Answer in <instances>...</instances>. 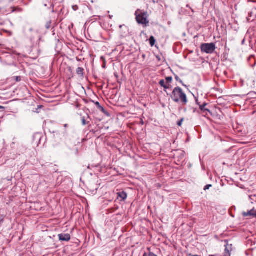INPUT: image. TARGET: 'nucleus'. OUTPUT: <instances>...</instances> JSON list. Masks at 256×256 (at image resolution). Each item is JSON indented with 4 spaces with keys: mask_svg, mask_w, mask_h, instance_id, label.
Here are the masks:
<instances>
[{
    "mask_svg": "<svg viewBox=\"0 0 256 256\" xmlns=\"http://www.w3.org/2000/svg\"><path fill=\"white\" fill-rule=\"evenodd\" d=\"M171 98L174 101L176 102L180 100L185 104L187 102L186 94L180 87H176L174 89Z\"/></svg>",
    "mask_w": 256,
    "mask_h": 256,
    "instance_id": "obj_1",
    "label": "nucleus"
},
{
    "mask_svg": "<svg viewBox=\"0 0 256 256\" xmlns=\"http://www.w3.org/2000/svg\"><path fill=\"white\" fill-rule=\"evenodd\" d=\"M136 20L138 24H142L147 26L148 25L149 20H148V14L147 12L138 9L134 14Z\"/></svg>",
    "mask_w": 256,
    "mask_h": 256,
    "instance_id": "obj_2",
    "label": "nucleus"
},
{
    "mask_svg": "<svg viewBox=\"0 0 256 256\" xmlns=\"http://www.w3.org/2000/svg\"><path fill=\"white\" fill-rule=\"evenodd\" d=\"M200 49L203 52L212 54L216 50V46L214 43H204L200 45Z\"/></svg>",
    "mask_w": 256,
    "mask_h": 256,
    "instance_id": "obj_3",
    "label": "nucleus"
},
{
    "mask_svg": "<svg viewBox=\"0 0 256 256\" xmlns=\"http://www.w3.org/2000/svg\"><path fill=\"white\" fill-rule=\"evenodd\" d=\"M193 96L194 98L196 100V104L199 106V108L202 112L206 113V114H207V112H210V111L209 110L205 108V106L207 105L206 103L204 102L201 104L200 103L198 102V100L196 97L194 96V94Z\"/></svg>",
    "mask_w": 256,
    "mask_h": 256,
    "instance_id": "obj_4",
    "label": "nucleus"
},
{
    "mask_svg": "<svg viewBox=\"0 0 256 256\" xmlns=\"http://www.w3.org/2000/svg\"><path fill=\"white\" fill-rule=\"evenodd\" d=\"M225 250L224 256H230V252L234 250L232 244H226L225 246Z\"/></svg>",
    "mask_w": 256,
    "mask_h": 256,
    "instance_id": "obj_5",
    "label": "nucleus"
},
{
    "mask_svg": "<svg viewBox=\"0 0 256 256\" xmlns=\"http://www.w3.org/2000/svg\"><path fill=\"white\" fill-rule=\"evenodd\" d=\"M242 215L244 216H252V217L256 218V210L254 208H252L247 212H243Z\"/></svg>",
    "mask_w": 256,
    "mask_h": 256,
    "instance_id": "obj_6",
    "label": "nucleus"
},
{
    "mask_svg": "<svg viewBox=\"0 0 256 256\" xmlns=\"http://www.w3.org/2000/svg\"><path fill=\"white\" fill-rule=\"evenodd\" d=\"M119 198L121 199V201L124 200L127 198V194L124 191L118 192V198Z\"/></svg>",
    "mask_w": 256,
    "mask_h": 256,
    "instance_id": "obj_7",
    "label": "nucleus"
},
{
    "mask_svg": "<svg viewBox=\"0 0 256 256\" xmlns=\"http://www.w3.org/2000/svg\"><path fill=\"white\" fill-rule=\"evenodd\" d=\"M59 240H70V236L69 234H60L58 235Z\"/></svg>",
    "mask_w": 256,
    "mask_h": 256,
    "instance_id": "obj_8",
    "label": "nucleus"
},
{
    "mask_svg": "<svg viewBox=\"0 0 256 256\" xmlns=\"http://www.w3.org/2000/svg\"><path fill=\"white\" fill-rule=\"evenodd\" d=\"M159 84L162 87H163L164 90L169 88V86L167 84L165 83L164 80H161L159 82Z\"/></svg>",
    "mask_w": 256,
    "mask_h": 256,
    "instance_id": "obj_9",
    "label": "nucleus"
},
{
    "mask_svg": "<svg viewBox=\"0 0 256 256\" xmlns=\"http://www.w3.org/2000/svg\"><path fill=\"white\" fill-rule=\"evenodd\" d=\"M5 108L0 106V118H3L5 113Z\"/></svg>",
    "mask_w": 256,
    "mask_h": 256,
    "instance_id": "obj_10",
    "label": "nucleus"
},
{
    "mask_svg": "<svg viewBox=\"0 0 256 256\" xmlns=\"http://www.w3.org/2000/svg\"><path fill=\"white\" fill-rule=\"evenodd\" d=\"M84 70V69L83 68L79 67L76 69V74L78 75L83 76Z\"/></svg>",
    "mask_w": 256,
    "mask_h": 256,
    "instance_id": "obj_11",
    "label": "nucleus"
},
{
    "mask_svg": "<svg viewBox=\"0 0 256 256\" xmlns=\"http://www.w3.org/2000/svg\"><path fill=\"white\" fill-rule=\"evenodd\" d=\"M149 41H150V44L151 46H154L155 42H156V40L154 39V38L153 36H151L150 37V38L149 39Z\"/></svg>",
    "mask_w": 256,
    "mask_h": 256,
    "instance_id": "obj_12",
    "label": "nucleus"
},
{
    "mask_svg": "<svg viewBox=\"0 0 256 256\" xmlns=\"http://www.w3.org/2000/svg\"><path fill=\"white\" fill-rule=\"evenodd\" d=\"M166 84L170 86V84L172 82V78L171 76H168L166 78Z\"/></svg>",
    "mask_w": 256,
    "mask_h": 256,
    "instance_id": "obj_13",
    "label": "nucleus"
},
{
    "mask_svg": "<svg viewBox=\"0 0 256 256\" xmlns=\"http://www.w3.org/2000/svg\"><path fill=\"white\" fill-rule=\"evenodd\" d=\"M143 256H158L155 254L153 252H144Z\"/></svg>",
    "mask_w": 256,
    "mask_h": 256,
    "instance_id": "obj_14",
    "label": "nucleus"
},
{
    "mask_svg": "<svg viewBox=\"0 0 256 256\" xmlns=\"http://www.w3.org/2000/svg\"><path fill=\"white\" fill-rule=\"evenodd\" d=\"M51 24H52V22L50 20L48 22L46 23V29H50V27H51Z\"/></svg>",
    "mask_w": 256,
    "mask_h": 256,
    "instance_id": "obj_15",
    "label": "nucleus"
},
{
    "mask_svg": "<svg viewBox=\"0 0 256 256\" xmlns=\"http://www.w3.org/2000/svg\"><path fill=\"white\" fill-rule=\"evenodd\" d=\"M175 79L176 81L182 83L183 86H184V84L182 83V80L178 76L175 75Z\"/></svg>",
    "mask_w": 256,
    "mask_h": 256,
    "instance_id": "obj_16",
    "label": "nucleus"
},
{
    "mask_svg": "<svg viewBox=\"0 0 256 256\" xmlns=\"http://www.w3.org/2000/svg\"><path fill=\"white\" fill-rule=\"evenodd\" d=\"M89 122H86V120H85L84 117H82V124L84 126L86 125V124H88Z\"/></svg>",
    "mask_w": 256,
    "mask_h": 256,
    "instance_id": "obj_17",
    "label": "nucleus"
},
{
    "mask_svg": "<svg viewBox=\"0 0 256 256\" xmlns=\"http://www.w3.org/2000/svg\"><path fill=\"white\" fill-rule=\"evenodd\" d=\"M4 221V216H0V226L3 223Z\"/></svg>",
    "mask_w": 256,
    "mask_h": 256,
    "instance_id": "obj_18",
    "label": "nucleus"
},
{
    "mask_svg": "<svg viewBox=\"0 0 256 256\" xmlns=\"http://www.w3.org/2000/svg\"><path fill=\"white\" fill-rule=\"evenodd\" d=\"M212 186V184H207L204 187V190H208L210 187Z\"/></svg>",
    "mask_w": 256,
    "mask_h": 256,
    "instance_id": "obj_19",
    "label": "nucleus"
},
{
    "mask_svg": "<svg viewBox=\"0 0 256 256\" xmlns=\"http://www.w3.org/2000/svg\"><path fill=\"white\" fill-rule=\"evenodd\" d=\"M98 109L101 111L102 112H104V114H106V110H104V107H102V106H100Z\"/></svg>",
    "mask_w": 256,
    "mask_h": 256,
    "instance_id": "obj_20",
    "label": "nucleus"
},
{
    "mask_svg": "<svg viewBox=\"0 0 256 256\" xmlns=\"http://www.w3.org/2000/svg\"><path fill=\"white\" fill-rule=\"evenodd\" d=\"M72 9L74 11H76V10H77L78 9V6H76V5L73 6H72Z\"/></svg>",
    "mask_w": 256,
    "mask_h": 256,
    "instance_id": "obj_21",
    "label": "nucleus"
},
{
    "mask_svg": "<svg viewBox=\"0 0 256 256\" xmlns=\"http://www.w3.org/2000/svg\"><path fill=\"white\" fill-rule=\"evenodd\" d=\"M182 121H183V119L180 120V121H178V122L177 124H178V126H182Z\"/></svg>",
    "mask_w": 256,
    "mask_h": 256,
    "instance_id": "obj_22",
    "label": "nucleus"
},
{
    "mask_svg": "<svg viewBox=\"0 0 256 256\" xmlns=\"http://www.w3.org/2000/svg\"><path fill=\"white\" fill-rule=\"evenodd\" d=\"M95 104H96V106L98 107V108L101 106L100 104V102H96L95 103Z\"/></svg>",
    "mask_w": 256,
    "mask_h": 256,
    "instance_id": "obj_23",
    "label": "nucleus"
},
{
    "mask_svg": "<svg viewBox=\"0 0 256 256\" xmlns=\"http://www.w3.org/2000/svg\"><path fill=\"white\" fill-rule=\"evenodd\" d=\"M68 125L67 124H64V127L65 128H67V127H68Z\"/></svg>",
    "mask_w": 256,
    "mask_h": 256,
    "instance_id": "obj_24",
    "label": "nucleus"
},
{
    "mask_svg": "<svg viewBox=\"0 0 256 256\" xmlns=\"http://www.w3.org/2000/svg\"><path fill=\"white\" fill-rule=\"evenodd\" d=\"M140 124H144V122H143V120H142L140 122Z\"/></svg>",
    "mask_w": 256,
    "mask_h": 256,
    "instance_id": "obj_25",
    "label": "nucleus"
},
{
    "mask_svg": "<svg viewBox=\"0 0 256 256\" xmlns=\"http://www.w3.org/2000/svg\"><path fill=\"white\" fill-rule=\"evenodd\" d=\"M110 16V18H112V16Z\"/></svg>",
    "mask_w": 256,
    "mask_h": 256,
    "instance_id": "obj_26",
    "label": "nucleus"
},
{
    "mask_svg": "<svg viewBox=\"0 0 256 256\" xmlns=\"http://www.w3.org/2000/svg\"><path fill=\"white\" fill-rule=\"evenodd\" d=\"M209 256H215L214 255H210Z\"/></svg>",
    "mask_w": 256,
    "mask_h": 256,
    "instance_id": "obj_27",
    "label": "nucleus"
}]
</instances>
